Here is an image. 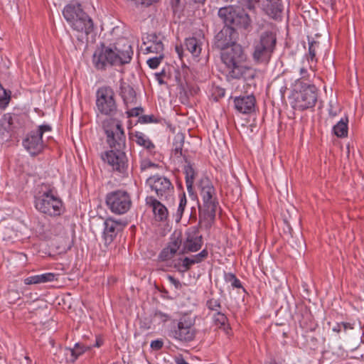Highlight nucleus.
<instances>
[{
	"label": "nucleus",
	"mask_w": 364,
	"mask_h": 364,
	"mask_svg": "<svg viewBox=\"0 0 364 364\" xmlns=\"http://www.w3.org/2000/svg\"><path fill=\"white\" fill-rule=\"evenodd\" d=\"M48 124L40 125L36 131L31 132L23 141L24 148L31 154L36 155L41 152L44 147L42 140L43 134L51 131Z\"/></svg>",
	"instance_id": "nucleus-12"
},
{
	"label": "nucleus",
	"mask_w": 364,
	"mask_h": 364,
	"mask_svg": "<svg viewBox=\"0 0 364 364\" xmlns=\"http://www.w3.org/2000/svg\"><path fill=\"white\" fill-rule=\"evenodd\" d=\"M87 348H88L80 344L79 343H75L74 348L66 349V351L70 354V357L68 359L71 362H75L80 355L86 351Z\"/></svg>",
	"instance_id": "nucleus-30"
},
{
	"label": "nucleus",
	"mask_w": 364,
	"mask_h": 364,
	"mask_svg": "<svg viewBox=\"0 0 364 364\" xmlns=\"http://www.w3.org/2000/svg\"><path fill=\"white\" fill-rule=\"evenodd\" d=\"M40 274L31 276L24 279V284L27 285L41 284Z\"/></svg>",
	"instance_id": "nucleus-41"
},
{
	"label": "nucleus",
	"mask_w": 364,
	"mask_h": 364,
	"mask_svg": "<svg viewBox=\"0 0 364 364\" xmlns=\"http://www.w3.org/2000/svg\"><path fill=\"white\" fill-rule=\"evenodd\" d=\"M276 43V35L273 32H263L253 45L252 58L255 62L258 64H267L274 53Z\"/></svg>",
	"instance_id": "nucleus-6"
},
{
	"label": "nucleus",
	"mask_w": 364,
	"mask_h": 364,
	"mask_svg": "<svg viewBox=\"0 0 364 364\" xmlns=\"http://www.w3.org/2000/svg\"><path fill=\"white\" fill-rule=\"evenodd\" d=\"M218 16L232 29H247L250 26V16L240 7L229 6L220 8Z\"/></svg>",
	"instance_id": "nucleus-7"
},
{
	"label": "nucleus",
	"mask_w": 364,
	"mask_h": 364,
	"mask_svg": "<svg viewBox=\"0 0 364 364\" xmlns=\"http://www.w3.org/2000/svg\"><path fill=\"white\" fill-rule=\"evenodd\" d=\"M10 95H7L6 90L0 84V109H4L9 105Z\"/></svg>",
	"instance_id": "nucleus-33"
},
{
	"label": "nucleus",
	"mask_w": 364,
	"mask_h": 364,
	"mask_svg": "<svg viewBox=\"0 0 364 364\" xmlns=\"http://www.w3.org/2000/svg\"><path fill=\"white\" fill-rule=\"evenodd\" d=\"M181 262H182L181 265H178V271L181 272H185L188 271L192 265L195 264L192 257H186L182 258Z\"/></svg>",
	"instance_id": "nucleus-34"
},
{
	"label": "nucleus",
	"mask_w": 364,
	"mask_h": 364,
	"mask_svg": "<svg viewBox=\"0 0 364 364\" xmlns=\"http://www.w3.org/2000/svg\"><path fill=\"white\" fill-rule=\"evenodd\" d=\"M348 119L347 117L341 118V119L333 126V132L338 137H346L348 135Z\"/></svg>",
	"instance_id": "nucleus-28"
},
{
	"label": "nucleus",
	"mask_w": 364,
	"mask_h": 364,
	"mask_svg": "<svg viewBox=\"0 0 364 364\" xmlns=\"http://www.w3.org/2000/svg\"><path fill=\"white\" fill-rule=\"evenodd\" d=\"M181 260H182V258H179V259H176V260H175V261H174V264H173V266H174V267H175V268H176L178 270V265H181V263H182Z\"/></svg>",
	"instance_id": "nucleus-54"
},
{
	"label": "nucleus",
	"mask_w": 364,
	"mask_h": 364,
	"mask_svg": "<svg viewBox=\"0 0 364 364\" xmlns=\"http://www.w3.org/2000/svg\"><path fill=\"white\" fill-rule=\"evenodd\" d=\"M139 122L141 123H152L157 122L155 117L154 115H143L139 117Z\"/></svg>",
	"instance_id": "nucleus-46"
},
{
	"label": "nucleus",
	"mask_w": 364,
	"mask_h": 364,
	"mask_svg": "<svg viewBox=\"0 0 364 364\" xmlns=\"http://www.w3.org/2000/svg\"><path fill=\"white\" fill-rule=\"evenodd\" d=\"M56 275L53 273H45L40 274L41 283L52 282L55 279Z\"/></svg>",
	"instance_id": "nucleus-43"
},
{
	"label": "nucleus",
	"mask_w": 364,
	"mask_h": 364,
	"mask_svg": "<svg viewBox=\"0 0 364 364\" xmlns=\"http://www.w3.org/2000/svg\"><path fill=\"white\" fill-rule=\"evenodd\" d=\"M318 45L319 43L314 41L309 43V55L311 63L315 60L316 48L318 46Z\"/></svg>",
	"instance_id": "nucleus-38"
},
{
	"label": "nucleus",
	"mask_w": 364,
	"mask_h": 364,
	"mask_svg": "<svg viewBox=\"0 0 364 364\" xmlns=\"http://www.w3.org/2000/svg\"><path fill=\"white\" fill-rule=\"evenodd\" d=\"M106 204L114 213H126L132 206V199L126 191L117 190L108 193L106 196Z\"/></svg>",
	"instance_id": "nucleus-10"
},
{
	"label": "nucleus",
	"mask_w": 364,
	"mask_h": 364,
	"mask_svg": "<svg viewBox=\"0 0 364 364\" xmlns=\"http://www.w3.org/2000/svg\"><path fill=\"white\" fill-rule=\"evenodd\" d=\"M230 29H223L215 36V46L223 50L221 59L225 65L228 75L235 79H249L254 77L251 68L246 65L247 55L242 47L232 43L230 36Z\"/></svg>",
	"instance_id": "nucleus-1"
},
{
	"label": "nucleus",
	"mask_w": 364,
	"mask_h": 364,
	"mask_svg": "<svg viewBox=\"0 0 364 364\" xmlns=\"http://www.w3.org/2000/svg\"><path fill=\"white\" fill-rule=\"evenodd\" d=\"M131 45L125 39H122L112 47L97 48L92 56V63L98 70H105L108 66L120 65L129 63L132 58Z\"/></svg>",
	"instance_id": "nucleus-2"
},
{
	"label": "nucleus",
	"mask_w": 364,
	"mask_h": 364,
	"mask_svg": "<svg viewBox=\"0 0 364 364\" xmlns=\"http://www.w3.org/2000/svg\"><path fill=\"white\" fill-rule=\"evenodd\" d=\"M343 331L347 332L348 330H353L354 328V323L349 322H341Z\"/></svg>",
	"instance_id": "nucleus-48"
},
{
	"label": "nucleus",
	"mask_w": 364,
	"mask_h": 364,
	"mask_svg": "<svg viewBox=\"0 0 364 364\" xmlns=\"http://www.w3.org/2000/svg\"><path fill=\"white\" fill-rule=\"evenodd\" d=\"M256 100L254 95L236 97L234 99L235 109L242 114H250L255 111Z\"/></svg>",
	"instance_id": "nucleus-17"
},
{
	"label": "nucleus",
	"mask_w": 364,
	"mask_h": 364,
	"mask_svg": "<svg viewBox=\"0 0 364 364\" xmlns=\"http://www.w3.org/2000/svg\"><path fill=\"white\" fill-rule=\"evenodd\" d=\"M317 98L318 90L314 85L295 80L291 102L294 109L304 111L311 109L316 105Z\"/></svg>",
	"instance_id": "nucleus-3"
},
{
	"label": "nucleus",
	"mask_w": 364,
	"mask_h": 364,
	"mask_svg": "<svg viewBox=\"0 0 364 364\" xmlns=\"http://www.w3.org/2000/svg\"><path fill=\"white\" fill-rule=\"evenodd\" d=\"M104 129L111 149H125L126 136L119 122L112 119L105 122Z\"/></svg>",
	"instance_id": "nucleus-11"
},
{
	"label": "nucleus",
	"mask_w": 364,
	"mask_h": 364,
	"mask_svg": "<svg viewBox=\"0 0 364 364\" xmlns=\"http://www.w3.org/2000/svg\"><path fill=\"white\" fill-rule=\"evenodd\" d=\"M21 126L20 118L16 114L6 113L0 119V132H10Z\"/></svg>",
	"instance_id": "nucleus-21"
},
{
	"label": "nucleus",
	"mask_w": 364,
	"mask_h": 364,
	"mask_svg": "<svg viewBox=\"0 0 364 364\" xmlns=\"http://www.w3.org/2000/svg\"><path fill=\"white\" fill-rule=\"evenodd\" d=\"M184 0H171V5L174 9H178L181 7Z\"/></svg>",
	"instance_id": "nucleus-49"
},
{
	"label": "nucleus",
	"mask_w": 364,
	"mask_h": 364,
	"mask_svg": "<svg viewBox=\"0 0 364 364\" xmlns=\"http://www.w3.org/2000/svg\"><path fill=\"white\" fill-rule=\"evenodd\" d=\"M207 306L209 309L215 311V313L220 311L221 309L220 302L215 299H209L207 302Z\"/></svg>",
	"instance_id": "nucleus-39"
},
{
	"label": "nucleus",
	"mask_w": 364,
	"mask_h": 364,
	"mask_svg": "<svg viewBox=\"0 0 364 364\" xmlns=\"http://www.w3.org/2000/svg\"><path fill=\"white\" fill-rule=\"evenodd\" d=\"M157 55H158L157 56L148 59L146 61L147 65L151 69L157 68L164 57V54H157Z\"/></svg>",
	"instance_id": "nucleus-35"
},
{
	"label": "nucleus",
	"mask_w": 364,
	"mask_h": 364,
	"mask_svg": "<svg viewBox=\"0 0 364 364\" xmlns=\"http://www.w3.org/2000/svg\"><path fill=\"white\" fill-rule=\"evenodd\" d=\"M63 15L74 31L86 35L92 31V20L82 9L80 4L67 5L63 11Z\"/></svg>",
	"instance_id": "nucleus-5"
},
{
	"label": "nucleus",
	"mask_w": 364,
	"mask_h": 364,
	"mask_svg": "<svg viewBox=\"0 0 364 364\" xmlns=\"http://www.w3.org/2000/svg\"><path fill=\"white\" fill-rule=\"evenodd\" d=\"M124 149H111L102 156L103 161L112 166L114 171L124 173L127 168V158Z\"/></svg>",
	"instance_id": "nucleus-15"
},
{
	"label": "nucleus",
	"mask_w": 364,
	"mask_h": 364,
	"mask_svg": "<svg viewBox=\"0 0 364 364\" xmlns=\"http://www.w3.org/2000/svg\"><path fill=\"white\" fill-rule=\"evenodd\" d=\"M102 344V341L100 338H97L95 344L94 345L95 347H100Z\"/></svg>",
	"instance_id": "nucleus-57"
},
{
	"label": "nucleus",
	"mask_w": 364,
	"mask_h": 364,
	"mask_svg": "<svg viewBox=\"0 0 364 364\" xmlns=\"http://www.w3.org/2000/svg\"><path fill=\"white\" fill-rule=\"evenodd\" d=\"M267 14L272 18L277 19L282 13V6L279 0L269 1L265 6Z\"/></svg>",
	"instance_id": "nucleus-26"
},
{
	"label": "nucleus",
	"mask_w": 364,
	"mask_h": 364,
	"mask_svg": "<svg viewBox=\"0 0 364 364\" xmlns=\"http://www.w3.org/2000/svg\"><path fill=\"white\" fill-rule=\"evenodd\" d=\"M224 1H232V0H223Z\"/></svg>",
	"instance_id": "nucleus-59"
},
{
	"label": "nucleus",
	"mask_w": 364,
	"mask_h": 364,
	"mask_svg": "<svg viewBox=\"0 0 364 364\" xmlns=\"http://www.w3.org/2000/svg\"><path fill=\"white\" fill-rule=\"evenodd\" d=\"M164 343L161 340H155L151 341V348L154 350H160L163 347Z\"/></svg>",
	"instance_id": "nucleus-47"
},
{
	"label": "nucleus",
	"mask_w": 364,
	"mask_h": 364,
	"mask_svg": "<svg viewBox=\"0 0 364 364\" xmlns=\"http://www.w3.org/2000/svg\"><path fill=\"white\" fill-rule=\"evenodd\" d=\"M225 280L230 282L231 285L235 288H241L242 284L240 281L232 273H228L225 274Z\"/></svg>",
	"instance_id": "nucleus-36"
},
{
	"label": "nucleus",
	"mask_w": 364,
	"mask_h": 364,
	"mask_svg": "<svg viewBox=\"0 0 364 364\" xmlns=\"http://www.w3.org/2000/svg\"><path fill=\"white\" fill-rule=\"evenodd\" d=\"M332 331L336 333H340L341 331H343L342 328V323H337L336 325L332 328Z\"/></svg>",
	"instance_id": "nucleus-52"
},
{
	"label": "nucleus",
	"mask_w": 364,
	"mask_h": 364,
	"mask_svg": "<svg viewBox=\"0 0 364 364\" xmlns=\"http://www.w3.org/2000/svg\"><path fill=\"white\" fill-rule=\"evenodd\" d=\"M186 203H187V200H186V196L183 194L181 197L180 203H179L178 210H177V213H176L177 218H178V219L176 220L177 221H179L181 220L182 215L183 213L185 207L186 205Z\"/></svg>",
	"instance_id": "nucleus-37"
},
{
	"label": "nucleus",
	"mask_w": 364,
	"mask_h": 364,
	"mask_svg": "<svg viewBox=\"0 0 364 364\" xmlns=\"http://www.w3.org/2000/svg\"><path fill=\"white\" fill-rule=\"evenodd\" d=\"M213 318L215 325H217L218 328H221L227 335H229L230 332V327L228 324V318L226 316L220 311H218L214 313Z\"/></svg>",
	"instance_id": "nucleus-27"
},
{
	"label": "nucleus",
	"mask_w": 364,
	"mask_h": 364,
	"mask_svg": "<svg viewBox=\"0 0 364 364\" xmlns=\"http://www.w3.org/2000/svg\"><path fill=\"white\" fill-rule=\"evenodd\" d=\"M198 190L202 198L203 205L207 211L211 214H215L218 205L215 189L207 177L202 178L198 183Z\"/></svg>",
	"instance_id": "nucleus-13"
},
{
	"label": "nucleus",
	"mask_w": 364,
	"mask_h": 364,
	"mask_svg": "<svg viewBox=\"0 0 364 364\" xmlns=\"http://www.w3.org/2000/svg\"><path fill=\"white\" fill-rule=\"evenodd\" d=\"M95 104L97 112L104 115L113 116L117 111L114 92L109 86L98 88Z\"/></svg>",
	"instance_id": "nucleus-9"
},
{
	"label": "nucleus",
	"mask_w": 364,
	"mask_h": 364,
	"mask_svg": "<svg viewBox=\"0 0 364 364\" xmlns=\"http://www.w3.org/2000/svg\"><path fill=\"white\" fill-rule=\"evenodd\" d=\"M176 364H189L185 360L181 355H178L174 358Z\"/></svg>",
	"instance_id": "nucleus-51"
},
{
	"label": "nucleus",
	"mask_w": 364,
	"mask_h": 364,
	"mask_svg": "<svg viewBox=\"0 0 364 364\" xmlns=\"http://www.w3.org/2000/svg\"><path fill=\"white\" fill-rule=\"evenodd\" d=\"M208 255V250L206 249L203 250L200 253L193 255L192 258L194 261V264L199 263L204 260Z\"/></svg>",
	"instance_id": "nucleus-40"
},
{
	"label": "nucleus",
	"mask_w": 364,
	"mask_h": 364,
	"mask_svg": "<svg viewBox=\"0 0 364 364\" xmlns=\"http://www.w3.org/2000/svg\"><path fill=\"white\" fill-rule=\"evenodd\" d=\"M154 317L162 322H166L171 318V316L168 314H165L161 311H156L154 313Z\"/></svg>",
	"instance_id": "nucleus-44"
},
{
	"label": "nucleus",
	"mask_w": 364,
	"mask_h": 364,
	"mask_svg": "<svg viewBox=\"0 0 364 364\" xmlns=\"http://www.w3.org/2000/svg\"><path fill=\"white\" fill-rule=\"evenodd\" d=\"M143 111L144 109L141 107H136L127 110V114L128 117H138L143 112Z\"/></svg>",
	"instance_id": "nucleus-42"
},
{
	"label": "nucleus",
	"mask_w": 364,
	"mask_h": 364,
	"mask_svg": "<svg viewBox=\"0 0 364 364\" xmlns=\"http://www.w3.org/2000/svg\"><path fill=\"white\" fill-rule=\"evenodd\" d=\"M182 245V240L180 237H171V241L168 245L162 250L159 255V258L161 261L165 262L172 259L174 255L177 253L180 247Z\"/></svg>",
	"instance_id": "nucleus-20"
},
{
	"label": "nucleus",
	"mask_w": 364,
	"mask_h": 364,
	"mask_svg": "<svg viewBox=\"0 0 364 364\" xmlns=\"http://www.w3.org/2000/svg\"><path fill=\"white\" fill-rule=\"evenodd\" d=\"M184 139L182 134H178L174 138V151L176 154H182V147L183 145Z\"/></svg>",
	"instance_id": "nucleus-32"
},
{
	"label": "nucleus",
	"mask_w": 364,
	"mask_h": 364,
	"mask_svg": "<svg viewBox=\"0 0 364 364\" xmlns=\"http://www.w3.org/2000/svg\"><path fill=\"white\" fill-rule=\"evenodd\" d=\"M186 240L183 243L182 253L195 252L203 245V237L196 228L188 229L186 232Z\"/></svg>",
	"instance_id": "nucleus-16"
},
{
	"label": "nucleus",
	"mask_w": 364,
	"mask_h": 364,
	"mask_svg": "<svg viewBox=\"0 0 364 364\" xmlns=\"http://www.w3.org/2000/svg\"><path fill=\"white\" fill-rule=\"evenodd\" d=\"M185 46L186 49L195 57H198L201 53V45L196 38H186Z\"/></svg>",
	"instance_id": "nucleus-29"
},
{
	"label": "nucleus",
	"mask_w": 364,
	"mask_h": 364,
	"mask_svg": "<svg viewBox=\"0 0 364 364\" xmlns=\"http://www.w3.org/2000/svg\"><path fill=\"white\" fill-rule=\"evenodd\" d=\"M103 238L106 245L110 244L121 230L123 225L121 221L111 218H107L104 223Z\"/></svg>",
	"instance_id": "nucleus-18"
},
{
	"label": "nucleus",
	"mask_w": 364,
	"mask_h": 364,
	"mask_svg": "<svg viewBox=\"0 0 364 364\" xmlns=\"http://www.w3.org/2000/svg\"><path fill=\"white\" fill-rule=\"evenodd\" d=\"M176 51L178 53L179 58L181 59L182 58V48L181 47L176 46Z\"/></svg>",
	"instance_id": "nucleus-56"
},
{
	"label": "nucleus",
	"mask_w": 364,
	"mask_h": 364,
	"mask_svg": "<svg viewBox=\"0 0 364 364\" xmlns=\"http://www.w3.org/2000/svg\"><path fill=\"white\" fill-rule=\"evenodd\" d=\"M196 318L189 314H184L177 321L170 331V336L181 342H190L196 335Z\"/></svg>",
	"instance_id": "nucleus-8"
},
{
	"label": "nucleus",
	"mask_w": 364,
	"mask_h": 364,
	"mask_svg": "<svg viewBox=\"0 0 364 364\" xmlns=\"http://www.w3.org/2000/svg\"><path fill=\"white\" fill-rule=\"evenodd\" d=\"M146 202L152 207L154 214L157 220L162 221L167 218L168 210L161 203L152 197L147 198Z\"/></svg>",
	"instance_id": "nucleus-23"
},
{
	"label": "nucleus",
	"mask_w": 364,
	"mask_h": 364,
	"mask_svg": "<svg viewBox=\"0 0 364 364\" xmlns=\"http://www.w3.org/2000/svg\"><path fill=\"white\" fill-rule=\"evenodd\" d=\"M168 279L171 284H173L175 286L176 289L180 287V282L178 279H175L173 277L169 275L168 276Z\"/></svg>",
	"instance_id": "nucleus-50"
},
{
	"label": "nucleus",
	"mask_w": 364,
	"mask_h": 364,
	"mask_svg": "<svg viewBox=\"0 0 364 364\" xmlns=\"http://www.w3.org/2000/svg\"><path fill=\"white\" fill-rule=\"evenodd\" d=\"M146 184L151 191L154 192L162 200L167 199L174 191L171 181L164 176L157 174L150 176L146 180Z\"/></svg>",
	"instance_id": "nucleus-14"
},
{
	"label": "nucleus",
	"mask_w": 364,
	"mask_h": 364,
	"mask_svg": "<svg viewBox=\"0 0 364 364\" xmlns=\"http://www.w3.org/2000/svg\"><path fill=\"white\" fill-rule=\"evenodd\" d=\"M119 95L122 97L127 107H128L129 104H133L135 102V91L132 86L123 80H121L120 82Z\"/></svg>",
	"instance_id": "nucleus-22"
},
{
	"label": "nucleus",
	"mask_w": 364,
	"mask_h": 364,
	"mask_svg": "<svg viewBox=\"0 0 364 364\" xmlns=\"http://www.w3.org/2000/svg\"><path fill=\"white\" fill-rule=\"evenodd\" d=\"M196 3H203L205 0H193Z\"/></svg>",
	"instance_id": "nucleus-58"
},
{
	"label": "nucleus",
	"mask_w": 364,
	"mask_h": 364,
	"mask_svg": "<svg viewBox=\"0 0 364 364\" xmlns=\"http://www.w3.org/2000/svg\"><path fill=\"white\" fill-rule=\"evenodd\" d=\"M156 167V165L151 162L150 160L148 159H144L141 161L140 168L141 171H145L146 169Z\"/></svg>",
	"instance_id": "nucleus-45"
},
{
	"label": "nucleus",
	"mask_w": 364,
	"mask_h": 364,
	"mask_svg": "<svg viewBox=\"0 0 364 364\" xmlns=\"http://www.w3.org/2000/svg\"><path fill=\"white\" fill-rule=\"evenodd\" d=\"M309 68L312 70V74L308 72V69L306 67L303 66L300 68L299 73L301 77L297 80H300L304 82H306L305 81H306V83H309L310 82H311V80L315 76V74L314 70L312 69L311 65H309Z\"/></svg>",
	"instance_id": "nucleus-31"
},
{
	"label": "nucleus",
	"mask_w": 364,
	"mask_h": 364,
	"mask_svg": "<svg viewBox=\"0 0 364 364\" xmlns=\"http://www.w3.org/2000/svg\"><path fill=\"white\" fill-rule=\"evenodd\" d=\"M323 2L327 5L333 6L336 2V0H323Z\"/></svg>",
	"instance_id": "nucleus-55"
},
{
	"label": "nucleus",
	"mask_w": 364,
	"mask_h": 364,
	"mask_svg": "<svg viewBox=\"0 0 364 364\" xmlns=\"http://www.w3.org/2000/svg\"><path fill=\"white\" fill-rule=\"evenodd\" d=\"M34 204L38 212L47 216H59L63 212L62 200L51 189L39 191L35 196Z\"/></svg>",
	"instance_id": "nucleus-4"
},
{
	"label": "nucleus",
	"mask_w": 364,
	"mask_h": 364,
	"mask_svg": "<svg viewBox=\"0 0 364 364\" xmlns=\"http://www.w3.org/2000/svg\"><path fill=\"white\" fill-rule=\"evenodd\" d=\"M134 140L138 145L144 147L150 153L154 152L155 145L144 133L136 132L134 134Z\"/></svg>",
	"instance_id": "nucleus-24"
},
{
	"label": "nucleus",
	"mask_w": 364,
	"mask_h": 364,
	"mask_svg": "<svg viewBox=\"0 0 364 364\" xmlns=\"http://www.w3.org/2000/svg\"><path fill=\"white\" fill-rule=\"evenodd\" d=\"M143 44L145 46L144 50L146 53L164 54L162 39L156 33L148 35L144 41Z\"/></svg>",
	"instance_id": "nucleus-19"
},
{
	"label": "nucleus",
	"mask_w": 364,
	"mask_h": 364,
	"mask_svg": "<svg viewBox=\"0 0 364 364\" xmlns=\"http://www.w3.org/2000/svg\"><path fill=\"white\" fill-rule=\"evenodd\" d=\"M329 115L331 117H335L338 114V110L336 109H334L333 107V105H330V108L328 110Z\"/></svg>",
	"instance_id": "nucleus-53"
},
{
	"label": "nucleus",
	"mask_w": 364,
	"mask_h": 364,
	"mask_svg": "<svg viewBox=\"0 0 364 364\" xmlns=\"http://www.w3.org/2000/svg\"><path fill=\"white\" fill-rule=\"evenodd\" d=\"M184 173L188 193L191 196H194L193 185L196 176L195 169L191 164H188L184 167Z\"/></svg>",
	"instance_id": "nucleus-25"
}]
</instances>
